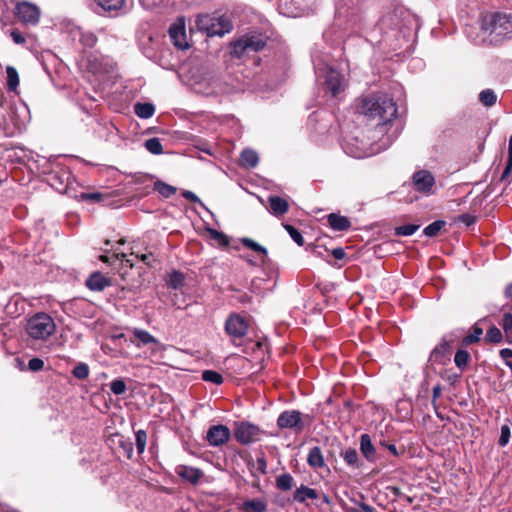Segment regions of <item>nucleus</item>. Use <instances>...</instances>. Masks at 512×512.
<instances>
[{"label":"nucleus","instance_id":"obj_43","mask_svg":"<svg viewBox=\"0 0 512 512\" xmlns=\"http://www.w3.org/2000/svg\"><path fill=\"white\" fill-rule=\"evenodd\" d=\"M196 24L199 31L208 34L210 25L213 24L212 15H199Z\"/></svg>","mask_w":512,"mask_h":512},{"label":"nucleus","instance_id":"obj_41","mask_svg":"<svg viewBox=\"0 0 512 512\" xmlns=\"http://www.w3.org/2000/svg\"><path fill=\"white\" fill-rule=\"evenodd\" d=\"M502 328L506 334V341L512 343V314L505 313L502 319Z\"/></svg>","mask_w":512,"mask_h":512},{"label":"nucleus","instance_id":"obj_61","mask_svg":"<svg viewBox=\"0 0 512 512\" xmlns=\"http://www.w3.org/2000/svg\"><path fill=\"white\" fill-rule=\"evenodd\" d=\"M121 447L124 449L127 458H131L133 453V444L130 440L121 441Z\"/></svg>","mask_w":512,"mask_h":512},{"label":"nucleus","instance_id":"obj_9","mask_svg":"<svg viewBox=\"0 0 512 512\" xmlns=\"http://www.w3.org/2000/svg\"><path fill=\"white\" fill-rule=\"evenodd\" d=\"M225 330L234 341L242 339L248 331V321L238 314H233L226 320Z\"/></svg>","mask_w":512,"mask_h":512},{"label":"nucleus","instance_id":"obj_34","mask_svg":"<svg viewBox=\"0 0 512 512\" xmlns=\"http://www.w3.org/2000/svg\"><path fill=\"white\" fill-rule=\"evenodd\" d=\"M469 360H470L469 352L466 350H462V349L458 350L454 357L455 365L461 371H463L467 367Z\"/></svg>","mask_w":512,"mask_h":512},{"label":"nucleus","instance_id":"obj_4","mask_svg":"<svg viewBox=\"0 0 512 512\" xmlns=\"http://www.w3.org/2000/svg\"><path fill=\"white\" fill-rule=\"evenodd\" d=\"M26 330L33 339L43 340L54 332L55 324L49 315L39 313L29 319Z\"/></svg>","mask_w":512,"mask_h":512},{"label":"nucleus","instance_id":"obj_2","mask_svg":"<svg viewBox=\"0 0 512 512\" xmlns=\"http://www.w3.org/2000/svg\"><path fill=\"white\" fill-rule=\"evenodd\" d=\"M481 29L484 34L492 36L491 42H498L512 34V14L491 13L482 19Z\"/></svg>","mask_w":512,"mask_h":512},{"label":"nucleus","instance_id":"obj_53","mask_svg":"<svg viewBox=\"0 0 512 512\" xmlns=\"http://www.w3.org/2000/svg\"><path fill=\"white\" fill-rule=\"evenodd\" d=\"M510 436H511L510 427L508 425H503L501 427V433H500V437L498 440V444L501 447L506 446L509 443Z\"/></svg>","mask_w":512,"mask_h":512},{"label":"nucleus","instance_id":"obj_17","mask_svg":"<svg viewBox=\"0 0 512 512\" xmlns=\"http://www.w3.org/2000/svg\"><path fill=\"white\" fill-rule=\"evenodd\" d=\"M360 451L368 462L375 463L378 460L376 448L369 434L365 433L360 436Z\"/></svg>","mask_w":512,"mask_h":512},{"label":"nucleus","instance_id":"obj_37","mask_svg":"<svg viewBox=\"0 0 512 512\" xmlns=\"http://www.w3.org/2000/svg\"><path fill=\"white\" fill-rule=\"evenodd\" d=\"M154 190L157 191L160 195H162L165 198H169L176 192V188L168 185L164 182L157 181L154 184Z\"/></svg>","mask_w":512,"mask_h":512},{"label":"nucleus","instance_id":"obj_6","mask_svg":"<svg viewBox=\"0 0 512 512\" xmlns=\"http://www.w3.org/2000/svg\"><path fill=\"white\" fill-rule=\"evenodd\" d=\"M262 431L260 428L249 422H240L235 424L234 436L235 439L243 444L248 445L253 442L259 441Z\"/></svg>","mask_w":512,"mask_h":512},{"label":"nucleus","instance_id":"obj_29","mask_svg":"<svg viewBox=\"0 0 512 512\" xmlns=\"http://www.w3.org/2000/svg\"><path fill=\"white\" fill-rule=\"evenodd\" d=\"M126 0H97L98 5L105 11H118L125 5Z\"/></svg>","mask_w":512,"mask_h":512},{"label":"nucleus","instance_id":"obj_58","mask_svg":"<svg viewBox=\"0 0 512 512\" xmlns=\"http://www.w3.org/2000/svg\"><path fill=\"white\" fill-rule=\"evenodd\" d=\"M10 36L13 40V42L15 44H25L26 43V39L25 37L21 34V32L17 29H13L11 32H10Z\"/></svg>","mask_w":512,"mask_h":512},{"label":"nucleus","instance_id":"obj_46","mask_svg":"<svg viewBox=\"0 0 512 512\" xmlns=\"http://www.w3.org/2000/svg\"><path fill=\"white\" fill-rule=\"evenodd\" d=\"M135 441L136 448L139 454H142L145 451L146 443H147V433L145 430H138L135 433Z\"/></svg>","mask_w":512,"mask_h":512},{"label":"nucleus","instance_id":"obj_49","mask_svg":"<svg viewBox=\"0 0 512 512\" xmlns=\"http://www.w3.org/2000/svg\"><path fill=\"white\" fill-rule=\"evenodd\" d=\"M110 390L115 395H122L127 391V386L123 379L118 378L110 383Z\"/></svg>","mask_w":512,"mask_h":512},{"label":"nucleus","instance_id":"obj_5","mask_svg":"<svg viewBox=\"0 0 512 512\" xmlns=\"http://www.w3.org/2000/svg\"><path fill=\"white\" fill-rule=\"evenodd\" d=\"M266 45V40L261 35H245L232 44V54L241 58L249 52H258Z\"/></svg>","mask_w":512,"mask_h":512},{"label":"nucleus","instance_id":"obj_35","mask_svg":"<svg viewBox=\"0 0 512 512\" xmlns=\"http://www.w3.org/2000/svg\"><path fill=\"white\" fill-rule=\"evenodd\" d=\"M144 147L154 155H160L163 153V146L160 140L156 137L147 139L144 143Z\"/></svg>","mask_w":512,"mask_h":512},{"label":"nucleus","instance_id":"obj_30","mask_svg":"<svg viewBox=\"0 0 512 512\" xmlns=\"http://www.w3.org/2000/svg\"><path fill=\"white\" fill-rule=\"evenodd\" d=\"M126 257L127 255L125 253H114L112 257H109L107 255H101L100 260L104 263L109 264H111L114 260H121L122 265L132 268L134 266V263Z\"/></svg>","mask_w":512,"mask_h":512},{"label":"nucleus","instance_id":"obj_7","mask_svg":"<svg viewBox=\"0 0 512 512\" xmlns=\"http://www.w3.org/2000/svg\"><path fill=\"white\" fill-rule=\"evenodd\" d=\"M40 15L38 6L27 1L17 3L15 7V16L25 25H37Z\"/></svg>","mask_w":512,"mask_h":512},{"label":"nucleus","instance_id":"obj_64","mask_svg":"<svg viewBox=\"0 0 512 512\" xmlns=\"http://www.w3.org/2000/svg\"><path fill=\"white\" fill-rule=\"evenodd\" d=\"M380 444L387 448L391 454L398 457L400 455V452L398 451L397 447L394 444H387L384 441L380 442Z\"/></svg>","mask_w":512,"mask_h":512},{"label":"nucleus","instance_id":"obj_1","mask_svg":"<svg viewBox=\"0 0 512 512\" xmlns=\"http://www.w3.org/2000/svg\"><path fill=\"white\" fill-rule=\"evenodd\" d=\"M358 111L368 119L378 120L376 128L383 132L385 126L396 117L397 106L394 100L385 94H372L361 100Z\"/></svg>","mask_w":512,"mask_h":512},{"label":"nucleus","instance_id":"obj_50","mask_svg":"<svg viewBox=\"0 0 512 512\" xmlns=\"http://www.w3.org/2000/svg\"><path fill=\"white\" fill-rule=\"evenodd\" d=\"M72 374L75 378L84 380L89 376V367L85 363H80L73 368Z\"/></svg>","mask_w":512,"mask_h":512},{"label":"nucleus","instance_id":"obj_36","mask_svg":"<svg viewBox=\"0 0 512 512\" xmlns=\"http://www.w3.org/2000/svg\"><path fill=\"white\" fill-rule=\"evenodd\" d=\"M471 330L472 332L463 338L464 345H470L478 342L483 334V329L478 324L473 325Z\"/></svg>","mask_w":512,"mask_h":512},{"label":"nucleus","instance_id":"obj_52","mask_svg":"<svg viewBox=\"0 0 512 512\" xmlns=\"http://www.w3.org/2000/svg\"><path fill=\"white\" fill-rule=\"evenodd\" d=\"M175 473L182 479L192 482V468L179 465L175 468Z\"/></svg>","mask_w":512,"mask_h":512},{"label":"nucleus","instance_id":"obj_48","mask_svg":"<svg viewBox=\"0 0 512 512\" xmlns=\"http://www.w3.org/2000/svg\"><path fill=\"white\" fill-rule=\"evenodd\" d=\"M419 229V225L405 224L395 228V235L397 236H410Z\"/></svg>","mask_w":512,"mask_h":512},{"label":"nucleus","instance_id":"obj_26","mask_svg":"<svg viewBox=\"0 0 512 512\" xmlns=\"http://www.w3.org/2000/svg\"><path fill=\"white\" fill-rule=\"evenodd\" d=\"M242 509L247 512H266L267 504L262 499H251L243 503Z\"/></svg>","mask_w":512,"mask_h":512},{"label":"nucleus","instance_id":"obj_13","mask_svg":"<svg viewBox=\"0 0 512 512\" xmlns=\"http://www.w3.org/2000/svg\"><path fill=\"white\" fill-rule=\"evenodd\" d=\"M213 24L210 25L207 36H220L222 37L226 33H229L232 28V22L226 15H212Z\"/></svg>","mask_w":512,"mask_h":512},{"label":"nucleus","instance_id":"obj_10","mask_svg":"<svg viewBox=\"0 0 512 512\" xmlns=\"http://www.w3.org/2000/svg\"><path fill=\"white\" fill-rule=\"evenodd\" d=\"M168 32L170 39L176 48L181 50L189 48L184 17H178L177 20L171 24Z\"/></svg>","mask_w":512,"mask_h":512},{"label":"nucleus","instance_id":"obj_47","mask_svg":"<svg viewBox=\"0 0 512 512\" xmlns=\"http://www.w3.org/2000/svg\"><path fill=\"white\" fill-rule=\"evenodd\" d=\"M485 340L490 343H499L502 341V333L496 326H491L485 335Z\"/></svg>","mask_w":512,"mask_h":512},{"label":"nucleus","instance_id":"obj_55","mask_svg":"<svg viewBox=\"0 0 512 512\" xmlns=\"http://www.w3.org/2000/svg\"><path fill=\"white\" fill-rule=\"evenodd\" d=\"M80 40L85 46L93 47L97 42V37L93 33H83Z\"/></svg>","mask_w":512,"mask_h":512},{"label":"nucleus","instance_id":"obj_32","mask_svg":"<svg viewBox=\"0 0 512 512\" xmlns=\"http://www.w3.org/2000/svg\"><path fill=\"white\" fill-rule=\"evenodd\" d=\"M241 242L245 247L261 254L262 262H265V258L267 257V249L265 247H263L262 245L258 244L257 242L250 238H243Z\"/></svg>","mask_w":512,"mask_h":512},{"label":"nucleus","instance_id":"obj_28","mask_svg":"<svg viewBox=\"0 0 512 512\" xmlns=\"http://www.w3.org/2000/svg\"><path fill=\"white\" fill-rule=\"evenodd\" d=\"M7 87L10 91H16L19 86V75L13 66L6 67Z\"/></svg>","mask_w":512,"mask_h":512},{"label":"nucleus","instance_id":"obj_20","mask_svg":"<svg viewBox=\"0 0 512 512\" xmlns=\"http://www.w3.org/2000/svg\"><path fill=\"white\" fill-rule=\"evenodd\" d=\"M330 227L335 231H346L350 228V220L342 215L331 213L327 216Z\"/></svg>","mask_w":512,"mask_h":512},{"label":"nucleus","instance_id":"obj_18","mask_svg":"<svg viewBox=\"0 0 512 512\" xmlns=\"http://www.w3.org/2000/svg\"><path fill=\"white\" fill-rule=\"evenodd\" d=\"M268 204H269V207H268L269 212L276 217L283 216L289 210V203L287 202V200H285L284 198H282L280 196H276V195L269 196Z\"/></svg>","mask_w":512,"mask_h":512},{"label":"nucleus","instance_id":"obj_51","mask_svg":"<svg viewBox=\"0 0 512 512\" xmlns=\"http://www.w3.org/2000/svg\"><path fill=\"white\" fill-rule=\"evenodd\" d=\"M285 230L288 232L290 237L296 242L299 246L304 244V238L301 233L292 225L284 224Z\"/></svg>","mask_w":512,"mask_h":512},{"label":"nucleus","instance_id":"obj_27","mask_svg":"<svg viewBox=\"0 0 512 512\" xmlns=\"http://www.w3.org/2000/svg\"><path fill=\"white\" fill-rule=\"evenodd\" d=\"M293 1L294 0H279L278 8L280 13L288 17H297L299 15V10L293 7Z\"/></svg>","mask_w":512,"mask_h":512},{"label":"nucleus","instance_id":"obj_15","mask_svg":"<svg viewBox=\"0 0 512 512\" xmlns=\"http://www.w3.org/2000/svg\"><path fill=\"white\" fill-rule=\"evenodd\" d=\"M452 341L443 338L441 343L437 345L431 352L429 361L431 363L445 364L446 361H449L451 349H452Z\"/></svg>","mask_w":512,"mask_h":512},{"label":"nucleus","instance_id":"obj_42","mask_svg":"<svg viewBox=\"0 0 512 512\" xmlns=\"http://www.w3.org/2000/svg\"><path fill=\"white\" fill-rule=\"evenodd\" d=\"M510 177H512V136L509 139L508 157H507L506 167L502 173L501 179L503 181H506Z\"/></svg>","mask_w":512,"mask_h":512},{"label":"nucleus","instance_id":"obj_25","mask_svg":"<svg viewBox=\"0 0 512 512\" xmlns=\"http://www.w3.org/2000/svg\"><path fill=\"white\" fill-rule=\"evenodd\" d=\"M135 114L142 119H149L155 113V107L152 103H136L134 106Z\"/></svg>","mask_w":512,"mask_h":512},{"label":"nucleus","instance_id":"obj_19","mask_svg":"<svg viewBox=\"0 0 512 512\" xmlns=\"http://www.w3.org/2000/svg\"><path fill=\"white\" fill-rule=\"evenodd\" d=\"M110 284V279L100 272L92 273L86 280V286L92 291H102Z\"/></svg>","mask_w":512,"mask_h":512},{"label":"nucleus","instance_id":"obj_23","mask_svg":"<svg viewBox=\"0 0 512 512\" xmlns=\"http://www.w3.org/2000/svg\"><path fill=\"white\" fill-rule=\"evenodd\" d=\"M345 463L352 468L358 469L361 467L358 452L354 448H348L340 453Z\"/></svg>","mask_w":512,"mask_h":512},{"label":"nucleus","instance_id":"obj_38","mask_svg":"<svg viewBox=\"0 0 512 512\" xmlns=\"http://www.w3.org/2000/svg\"><path fill=\"white\" fill-rule=\"evenodd\" d=\"M479 100L487 107L493 106L496 103L497 96L491 89H486L480 92Z\"/></svg>","mask_w":512,"mask_h":512},{"label":"nucleus","instance_id":"obj_11","mask_svg":"<svg viewBox=\"0 0 512 512\" xmlns=\"http://www.w3.org/2000/svg\"><path fill=\"white\" fill-rule=\"evenodd\" d=\"M277 425L282 429L289 428L301 432L304 429L303 415L297 410L284 411L279 415Z\"/></svg>","mask_w":512,"mask_h":512},{"label":"nucleus","instance_id":"obj_39","mask_svg":"<svg viewBox=\"0 0 512 512\" xmlns=\"http://www.w3.org/2000/svg\"><path fill=\"white\" fill-rule=\"evenodd\" d=\"M201 377L205 382H210L216 385H220L223 382V376L214 370L203 371Z\"/></svg>","mask_w":512,"mask_h":512},{"label":"nucleus","instance_id":"obj_22","mask_svg":"<svg viewBox=\"0 0 512 512\" xmlns=\"http://www.w3.org/2000/svg\"><path fill=\"white\" fill-rule=\"evenodd\" d=\"M307 463L313 469H320L325 466L324 456L320 447L314 446L309 450Z\"/></svg>","mask_w":512,"mask_h":512},{"label":"nucleus","instance_id":"obj_60","mask_svg":"<svg viewBox=\"0 0 512 512\" xmlns=\"http://www.w3.org/2000/svg\"><path fill=\"white\" fill-rule=\"evenodd\" d=\"M194 149H198L199 151L205 152L208 155H213L212 147L207 143L200 144L199 141L194 140Z\"/></svg>","mask_w":512,"mask_h":512},{"label":"nucleus","instance_id":"obj_12","mask_svg":"<svg viewBox=\"0 0 512 512\" xmlns=\"http://www.w3.org/2000/svg\"><path fill=\"white\" fill-rule=\"evenodd\" d=\"M344 77L333 68L326 70L324 87L327 92H330L333 97H337L345 89Z\"/></svg>","mask_w":512,"mask_h":512},{"label":"nucleus","instance_id":"obj_59","mask_svg":"<svg viewBox=\"0 0 512 512\" xmlns=\"http://www.w3.org/2000/svg\"><path fill=\"white\" fill-rule=\"evenodd\" d=\"M188 72H189V67L187 65H183L182 67H180L179 72H178V75H179V78L181 79V81L187 85L190 82V76H189Z\"/></svg>","mask_w":512,"mask_h":512},{"label":"nucleus","instance_id":"obj_56","mask_svg":"<svg viewBox=\"0 0 512 512\" xmlns=\"http://www.w3.org/2000/svg\"><path fill=\"white\" fill-rule=\"evenodd\" d=\"M499 354L512 373V349L504 348L500 350Z\"/></svg>","mask_w":512,"mask_h":512},{"label":"nucleus","instance_id":"obj_16","mask_svg":"<svg viewBox=\"0 0 512 512\" xmlns=\"http://www.w3.org/2000/svg\"><path fill=\"white\" fill-rule=\"evenodd\" d=\"M133 335L139 341L138 343H135L137 347H140L141 345L151 344L153 345V354H156L157 352L163 349V345L146 330L136 328L133 330Z\"/></svg>","mask_w":512,"mask_h":512},{"label":"nucleus","instance_id":"obj_63","mask_svg":"<svg viewBox=\"0 0 512 512\" xmlns=\"http://www.w3.org/2000/svg\"><path fill=\"white\" fill-rule=\"evenodd\" d=\"M459 219L462 223H464L467 226L472 225L476 221V218L470 214H463L459 217Z\"/></svg>","mask_w":512,"mask_h":512},{"label":"nucleus","instance_id":"obj_40","mask_svg":"<svg viewBox=\"0 0 512 512\" xmlns=\"http://www.w3.org/2000/svg\"><path fill=\"white\" fill-rule=\"evenodd\" d=\"M170 0H139L140 4L146 10H159L162 7H165Z\"/></svg>","mask_w":512,"mask_h":512},{"label":"nucleus","instance_id":"obj_31","mask_svg":"<svg viewBox=\"0 0 512 512\" xmlns=\"http://www.w3.org/2000/svg\"><path fill=\"white\" fill-rule=\"evenodd\" d=\"M294 485V478L289 474L285 473L277 477L276 486L282 491L290 490Z\"/></svg>","mask_w":512,"mask_h":512},{"label":"nucleus","instance_id":"obj_14","mask_svg":"<svg viewBox=\"0 0 512 512\" xmlns=\"http://www.w3.org/2000/svg\"><path fill=\"white\" fill-rule=\"evenodd\" d=\"M230 430L224 425H214L207 431L206 439L212 446H221L230 438Z\"/></svg>","mask_w":512,"mask_h":512},{"label":"nucleus","instance_id":"obj_57","mask_svg":"<svg viewBox=\"0 0 512 512\" xmlns=\"http://www.w3.org/2000/svg\"><path fill=\"white\" fill-rule=\"evenodd\" d=\"M43 366L44 362L40 358H32L28 362V368L31 371H40L41 369H43Z\"/></svg>","mask_w":512,"mask_h":512},{"label":"nucleus","instance_id":"obj_24","mask_svg":"<svg viewBox=\"0 0 512 512\" xmlns=\"http://www.w3.org/2000/svg\"><path fill=\"white\" fill-rule=\"evenodd\" d=\"M258 154L252 149H244L241 153V165L246 168H253L258 164Z\"/></svg>","mask_w":512,"mask_h":512},{"label":"nucleus","instance_id":"obj_44","mask_svg":"<svg viewBox=\"0 0 512 512\" xmlns=\"http://www.w3.org/2000/svg\"><path fill=\"white\" fill-rule=\"evenodd\" d=\"M444 225L445 221L437 220L426 226L423 232L428 237H434L440 232Z\"/></svg>","mask_w":512,"mask_h":512},{"label":"nucleus","instance_id":"obj_54","mask_svg":"<svg viewBox=\"0 0 512 512\" xmlns=\"http://www.w3.org/2000/svg\"><path fill=\"white\" fill-rule=\"evenodd\" d=\"M79 199L82 201L99 202L103 199V195L99 192L81 193Z\"/></svg>","mask_w":512,"mask_h":512},{"label":"nucleus","instance_id":"obj_8","mask_svg":"<svg viewBox=\"0 0 512 512\" xmlns=\"http://www.w3.org/2000/svg\"><path fill=\"white\" fill-rule=\"evenodd\" d=\"M412 184L417 192L426 196L435 193L436 180L433 174L427 170H420L413 174Z\"/></svg>","mask_w":512,"mask_h":512},{"label":"nucleus","instance_id":"obj_45","mask_svg":"<svg viewBox=\"0 0 512 512\" xmlns=\"http://www.w3.org/2000/svg\"><path fill=\"white\" fill-rule=\"evenodd\" d=\"M210 238L214 240L220 247H226L229 245L228 237L215 229H208Z\"/></svg>","mask_w":512,"mask_h":512},{"label":"nucleus","instance_id":"obj_21","mask_svg":"<svg viewBox=\"0 0 512 512\" xmlns=\"http://www.w3.org/2000/svg\"><path fill=\"white\" fill-rule=\"evenodd\" d=\"M318 496L319 495L317 490L305 485H301L295 490L293 494V500L298 503H304L308 499L315 500L318 498Z\"/></svg>","mask_w":512,"mask_h":512},{"label":"nucleus","instance_id":"obj_62","mask_svg":"<svg viewBox=\"0 0 512 512\" xmlns=\"http://www.w3.org/2000/svg\"><path fill=\"white\" fill-rule=\"evenodd\" d=\"M360 508H361V510L358 509V508L352 507V508H349L347 510V512H375L373 507H371V506H369V505H367L365 503H361L360 504Z\"/></svg>","mask_w":512,"mask_h":512},{"label":"nucleus","instance_id":"obj_3","mask_svg":"<svg viewBox=\"0 0 512 512\" xmlns=\"http://www.w3.org/2000/svg\"><path fill=\"white\" fill-rule=\"evenodd\" d=\"M415 21L414 16L404 8H397L393 12L384 15L380 22V29L388 36L389 32L397 30L404 37L409 34Z\"/></svg>","mask_w":512,"mask_h":512},{"label":"nucleus","instance_id":"obj_33","mask_svg":"<svg viewBox=\"0 0 512 512\" xmlns=\"http://www.w3.org/2000/svg\"><path fill=\"white\" fill-rule=\"evenodd\" d=\"M184 274L178 271H173L168 275L167 284L173 289H179L184 285Z\"/></svg>","mask_w":512,"mask_h":512}]
</instances>
